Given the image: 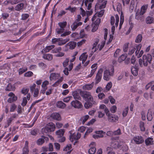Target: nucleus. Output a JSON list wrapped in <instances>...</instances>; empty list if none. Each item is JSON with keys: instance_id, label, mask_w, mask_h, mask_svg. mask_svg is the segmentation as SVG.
I'll return each mask as SVG.
<instances>
[{"instance_id": "1", "label": "nucleus", "mask_w": 154, "mask_h": 154, "mask_svg": "<svg viewBox=\"0 0 154 154\" xmlns=\"http://www.w3.org/2000/svg\"><path fill=\"white\" fill-rule=\"evenodd\" d=\"M80 95L84 100L86 101L84 104V107L86 109H88L92 107L93 104L95 103L93 97L91 93L86 91H81Z\"/></svg>"}, {"instance_id": "2", "label": "nucleus", "mask_w": 154, "mask_h": 154, "mask_svg": "<svg viewBox=\"0 0 154 154\" xmlns=\"http://www.w3.org/2000/svg\"><path fill=\"white\" fill-rule=\"evenodd\" d=\"M55 129V126L54 123L50 122L48 123L46 126L42 129V132L44 134L49 132L54 131Z\"/></svg>"}, {"instance_id": "3", "label": "nucleus", "mask_w": 154, "mask_h": 154, "mask_svg": "<svg viewBox=\"0 0 154 154\" xmlns=\"http://www.w3.org/2000/svg\"><path fill=\"white\" fill-rule=\"evenodd\" d=\"M152 59V56L151 55L149 54H148L147 55H143L142 60L143 66H147L148 65V62L149 63H151Z\"/></svg>"}, {"instance_id": "4", "label": "nucleus", "mask_w": 154, "mask_h": 154, "mask_svg": "<svg viewBox=\"0 0 154 154\" xmlns=\"http://www.w3.org/2000/svg\"><path fill=\"white\" fill-rule=\"evenodd\" d=\"M107 1H104L102 2L101 1V0H99L98 3L97 4L95 7V11H96V8L99 7L100 9L104 8L106 7V4Z\"/></svg>"}, {"instance_id": "5", "label": "nucleus", "mask_w": 154, "mask_h": 154, "mask_svg": "<svg viewBox=\"0 0 154 154\" xmlns=\"http://www.w3.org/2000/svg\"><path fill=\"white\" fill-rule=\"evenodd\" d=\"M112 75V74H111L109 70L106 69L104 71L103 78L105 80L108 81L110 79L111 76Z\"/></svg>"}, {"instance_id": "6", "label": "nucleus", "mask_w": 154, "mask_h": 154, "mask_svg": "<svg viewBox=\"0 0 154 154\" xmlns=\"http://www.w3.org/2000/svg\"><path fill=\"white\" fill-rule=\"evenodd\" d=\"M103 71V69L101 68L98 71L97 73L95 79L96 81L95 83L96 84L98 83L101 81L102 76V74Z\"/></svg>"}, {"instance_id": "7", "label": "nucleus", "mask_w": 154, "mask_h": 154, "mask_svg": "<svg viewBox=\"0 0 154 154\" xmlns=\"http://www.w3.org/2000/svg\"><path fill=\"white\" fill-rule=\"evenodd\" d=\"M108 119L111 122H116L118 121L119 118L117 116L110 114L107 116Z\"/></svg>"}, {"instance_id": "8", "label": "nucleus", "mask_w": 154, "mask_h": 154, "mask_svg": "<svg viewBox=\"0 0 154 154\" xmlns=\"http://www.w3.org/2000/svg\"><path fill=\"white\" fill-rule=\"evenodd\" d=\"M122 143V141L119 140H114L111 143V146L113 148L116 149L119 147Z\"/></svg>"}, {"instance_id": "9", "label": "nucleus", "mask_w": 154, "mask_h": 154, "mask_svg": "<svg viewBox=\"0 0 154 154\" xmlns=\"http://www.w3.org/2000/svg\"><path fill=\"white\" fill-rule=\"evenodd\" d=\"M133 140L137 144H140L144 142V140L141 136H136L134 137Z\"/></svg>"}, {"instance_id": "10", "label": "nucleus", "mask_w": 154, "mask_h": 154, "mask_svg": "<svg viewBox=\"0 0 154 154\" xmlns=\"http://www.w3.org/2000/svg\"><path fill=\"white\" fill-rule=\"evenodd\" d=\"M81 136V135L80 133H77L76 134L74 133L72 135H71L70 140L72 142L73 141V139L75 140H77L80 138Z\"/></svg>"}, {"instance_id": "11", "label": "nucleus", "mask_w": 154, "mask_h": 154, "mask_svg": "<svg viewBox=\"0 0 154 154\" xmlns=\"http://www.w3.org/2000/svg\"><path fill=\"white\" fill-rule=\"evenodd\" d=\"M48 138L45 136H42L41 138L38 139L37 141V143L38 145H41L45 142V140L48 141Z\"/></svg>"}, {"instance_id": "12", "label": "nucleus", "mask_w": 154, "mask_h": 154, "mask_svg": "<svg viewBox=\"0 0 154 154\" xmlns=\"http://www.w3.org/2000/svg\"><path fill=\"white\" fill-rule=\"evenodd\" d=\"M71 104L72 106L76 108H79L81 106V103L77 100L72 101L71 103Z\"/></svg>"}, {"instance_id": "13", "label": "nucleus", "mask_w": 154, "mask_h": 154, "mask_svg": "<svg viewBox=\"0 0 154 154\" xmlns=\"http://www.w3.org/2000/svg\"><path fill=\"white\" fill-rule=\"evenodd\" d=\"M104 12V10H101L98 13L97 12L93 16V18H92V21H94L95 20L97 16L99 17H102L103 15Z\"/></svg>"}, {"instance_id": "14", "label": "nucleus", "mask_w": 154, "mask_h": 154, "mask_svg": "<svg viewBox=\"0 0 154 154\" xmlns=\"http://www.w3.org/2000/svg\"><path fill=\"white\" fill-rule=\"evenodd\" d=\"M143 14H141L139 12L137 11L135 15V18L138 20H140L141 21H143L144 20V17Z\"/></svg>"}, {"instance_id": "15", "label": "nucleus", "mask_w": 154, "mask_h": 154, "mask_svg": "<svg viewBox=\"0 0 154 154\" xmlns=\"http://www.w3.org/2000/svg\"><path fill=\"white\" fill-rule=\"evenodd\" d=\"M82 24V23L81 22H77L75 21L71 26L72 30L75 31L78 26H81Z\"/></svg>"}, {"instance_id": "16", "label": "nucleus", "mask_w": 154, "mask_h": 154, "mask_svg": "<svg viewBox=\"0 0 154 154\" xmlns=\"http://www.w3.org/2000/svg\"><path fill=\"white\" fill-rule=\"evenodd\" d=\"M76 45V43L74 42H70L66 45V47H69L70 49H74Z\"/></svg>"}, {"instance_id": "17", "label": "nucleus", "mask_w": 154, "mask_h": 154, "mask_svg": "<svg viewBox=\"0 0 154 154\" xmlns=\"http://www.w3.org/2000/svg\"><path fill=\"white\" fill-rule=\"evenodd\" d=\"M88 57L86 52L82 53L79 57V60L82 61V63L83 64L86 61Z\"/></svg>"}, {"instance_id": "18", "label": "nucleus", "mask_w": 154, "mask_h": 154, "mask_svg": "<svg viewBox=\"0 0 154 154\" xmlns=\"http://www.w3.org/2000/svg\"><path fill=\"white\" fill-rule=\"evenodd\" d=\"M60 77V75L56 73H53L50 74V79L51 81L53 80H55L58 79Z\"/></svg>"}, {"instance_id": "19", "label": "nucleus", "mask_w": 154, "mask_h": 154, "mask_svg": "<svg viewBox=\"0 0 154 154\" xmlns=\"http://www.w3.org/2000/svg\"><path fill=\"white\" fill-rule=\"evenodd\" d=\"M51 117L54 119L57 120H60L61 119V117L60 114L58 113L54 112L52 113Z\"/></svg>"}, {"instance_id": "20", "label": "nucleus", "mask_w": 154, "mask_h": 154, "mask_svg": "<svg viewBox=\"0 0 154 154\" xmlns=\"http://www.w3.org/2000/svg\"><path fill=\"white\" fill-rule=\"evenodd\" d=\"M65 132L64 129H60L56 132V134L58 138L62 137L63 135Z\"/></svg>"}, {"instance_id": "21", "label": "nucleus", "mask_w": 154, "mask_h": 154, "mask_svg": "<svg viewBox=\"0 0 154 154\" xmlns=\"http://www.w3.org/2000/svg\"><path fill=\"white\" fill-rule=\"evenodd\" d=\"M28 143L27 141H26L25 146L23 149V154H28L29 152L28 149Z\"/></svg>"}, {"instance_id": "22", "label": "nucleus", "mask_w": 154, "mask_h": 154, "mask_svg": "<svg viewBox=\"0 0 154 154\" xmlns=\"http://www.w3.org/2000/svg\"><path fill=\"white\" fill-rule=\"evenodd\" d=\"M94 85V82H92L91 84H87L83 86V88L84 89L87 90H91Z\"/></svg>"}, {"instance_id": "23", "label": "nucleus", "mask_w": 154, "mask_h": 154, "mask_svg": "<svg viewBox=\"0 0 154 154\" xmlns=\"http://www.w3.org/2000/svg\"><path fill=\"white\" fill-rule=\"evenodd\" d=\"M99 40L98 38H96L95 40V42L93 45V47L92 48V51L94 52L96 51L97 48H96V46L99 42Z\"/></svg>"}, {"instance_id": "24", "label": "nucleus", "mask_w": 154, "mask_h": 154, "mask_svg": "<svg viewBox=\"0 0 154 154\" xmlns=\"http://www.w3.org/2000/svg\"><path fill=\"white\" fill-rule=\"evenodd\" d=\"M15 90V87L11 84L9 83L7 86L5 90L6 91H14Z\"/></svg>"}, {"instance_id": "25", "label": "nucleus", "mask_w": 154, "mask_h": 154, "mask_svg": "<svg viewBox=\"0 0 154 154\" xmlns=\"http://www.w3.org/2000/svg\"><path fill=\"white\" fill-rule=\"evenodd\" d=\"M148 7V5H144L141 7L140 11V12L141 13V14L143 15V14L145 13Z\"/></svg>"}, {"instance_id": "26", "label": "nucleus", "mask_w": 154, "mask_h": 154, "mask_svg": "<svg viewBox=\"0 0 154 154\" xmlns=\"http://www.w3.org/2000/svg\"><path fill=\"white\" fill-rule=\"evenodd\" d=\"M57 106L59 108L63 109L66 106V105L62 101H60L57 103Z\"/></svg>"}, {"instance_id": "27", "label": "nucleus", "mask_w": 154, "mask_h": 154, "mask_svg": "<svg viewBox=\"0 0 154 154\" xmlns=\"http://www.w3.org/2000/svg\"><path fill=\"white\" fill-rule=\"evenodd\" d=\"M147 119L149 121H151L153 118L152 112L149 110L147 115Z\"/></svg>"}, {"instance_id": "28", "label": "nucleus", "mask_w": 154, "mask_h": 154, "mask_svg": "<svg viewBox=\"0 0 154 154\" xmlns=\"http://www.w3.org/2000/svg\"><path fill=\"white\" fill-rule=\"evenodd\" d=\"M24 6V4L23 3H20L18 4L15 7V10L17 11H20L22 9Z\"/></svg>"}, {"instance_id": "29", "label": "nucleus", "mask_w": 154, "mask_h": 154, "mask_svg": "<svg viewBox=\"0 0 154 154\" xmlns=\"http://www.w3.org/2000/svg\"><path fill=\"white\" fill-rule=\"evenodd\" d=\"M72 95L75 99L80 100L81 98L79 93L76 91L73 92L72 93Z\"/></svg>"}, {"instance_id": "30", "label": "nucleus", "mask_w": 154, "mask_h": 154, "mask_svg": "<svg viewBox=\"0 0 154 154\" xmlns=\"http://www.w3.org/2000/svg\"><path fill=\"white\" fill-rule=\"evenodd\" d=\"M127 57V54H122L118 59V60L119 62H121L125 60Z\"/></svg>"}, {"instance_id": "31", "label": "nucleus", "mask_w": 154, "mask_h": 154, "mask_svg": "<svg viewBox=\"0 0 154 154\" xmlns=\"http://www.w3.org/2000/svg\"><path fill=\"white\" fill-rule=\"evenodd\" d=\"M153 138H148L145 140V142L146 145H149L153 144Z\"/></svg>"}, {"instance_id": "32", "label": "nucleus", "mask_w": 154, "mask_h": 154, "mask_svg": "<svg viewBox=\"0 0 154 154\" xmlns=\"http://www.w3.org/2000/svg\"><path fill=\"white\" fill-rule=\"evenodd\" d=\"M43 58L45 59L51 60L53 58L52 55L51 54H47L44 55L43 56Z\"/></svg>"}, {"instance_id": "33", "label": "nucleus", "mask_w": 154, "mask_h": 154, "mask_svg": "<svg viewBox=\"0 0 154 154\" xmlns=\"http://www.w3.org/2000/svg\"><path fill=\"white\" fill-rule=\"evenodd\" d=\"M55 47L54 45H51L47 46L46 48L43 49L42 51H44L45 52H48L50 50L53 48Z\"/></svg>"}, {"instance_id": "34", "label": "nucleus", "mask_w": 154, "mask_h": 154, "mask_svg": "<svg viewBox=\"0 0 154 154\" xmlns=\"http://www.w3.org/2000/svg\"><path fill=\"white\" fill-rule=\"evenodd\" d=\"M27 68L26 67H24L23 68H20L18 70V73L19 75L23 74L27 70Z\"/></svg>"}, {"instance_id": "35", "label": "nucleus", "mask_w": 154, "mask_h": 154, "mask_svg": "<svg viewBox=\"0 0 154 154\" xmlns=\"http://www.w3.org/2000/svg\"><path fill=\"white\" fill-rule=\"evenodd\" d=\"M131 72L132 74L134 76H137L138 75V69L135 67H132Z\"/></svg>"}, {"instance_id": "36", "label": "nucleus", "mask_w": 154, "mask_h": 154, "mask_svg": "<svg viewBox=\"0 0 154 154\" xmlns=\"http://www.w3.org/2000/svg\"><path fill=\"white\" fill-rule=\"evenodd\" d=\"M153 18L152 17L148 16L146 19V22L147 24H151L153 22Z\"/></svg>"}, {"instance_id": "37", "label": "nucleus", "mask_w": 154, "mask_h": 154, "mask_svg": "<svg viewBox=\"0 0 154 154\" xmlns=\"http://www.w3.org/2000/svg\"><path fill=\"white\" fill-rule=\"evenodd\" d=\"M8 96L11 97V98L14 102L16 101L17 100V97L12 92L8 94Z\"/></svg>"}, {"instance_id": "38", "label": "nucleus", "mask_w": 154, "mask_h": 154, "mask_svg": "<svg viewBox=\"0 0 154 154\" xmlns=\"http://www.w3.org/2000/svg\"><path fill=\"white\" fill-rule=\"evenodd\" d=\"M89 118V116L88 115L85 116H83L81 118V121L82 122L83 124H84L88 120Z\"/></svg>"}, {"instance_id": "39", "label": "nucleus", "mask_w": 154, "mask_h": 154, "mask_svg": "<svg viewBox=\"0 0 154 154\" xmlns=\"http://www.w3.org/2000/svg\"><path fill=\"white\" fill-rule=\"evenodd\" d=\"M142 47V45L141 44H139L137 45H136L135 46V50H136L135 51V54H137L139 52V51L140 50Z\"/></svg>"}, {"instance_id": "40", "label": "nucleus", "mask_w": 154, "mask_h": 154, "mask_svg": "<svg viewBox=\"0 0 154 154\" xmlns=\"http://www.w3.org/2000/svg\"><path fill=\"white\" fill-rule=\"evenodd\" d=\"M67 24V23L66 21L63 22H60L58 23V25L60 28L62 29H64Z\"/></svg>"}, {"instance_id": "41", "label": "nucleus", "mask_w": 154, "mask_h": 154, "mask_svg": "<svg viewBox=\"0 0 154 154\" xmlns=\"http://www.w3.org/2000/svg\"><path fill=\"white\" fill-rule=\"evenodd\" d=\"M96 149L95 147H91L88 150V153L89 154H94L96 152Z\"/></svg>"}, {"instance_id": "42", "label": "nucleus", "mask_w": 154, "mask_h": 154, "mask_svg": "<svg viewBox=\"0 0 154 154\" xmlns=\"http://www.w3.org/2000/svg\"><path fill=\"white\" fill-rule=\"evenodd\" d=\"M142 36L141 34H139L137 37L136 40L135 42L136 43L140 42L142 41Z\"/></svg>"}, {"instance_id": "43", "label": "nucleus", "mask_w": 154, "mask_h": 154, "mask_svg": "<svg viewBox=\"0 0 154 154\" xmlns=\"http://www.w3.org/2000/svg\"><path fill=\"white\" fill-rule=\"evenodd\" d=\"M61 50V48L60 47H59L58 48H55L52 51V53H57L59 52Z\"/></svg>"}, {"instance_id": "44", "label": "nucleus", "mask_w": 154, "mask_h": 154, "mask_svg": "<svg viewBox=\"0 0 154 154\" xmlns=\"http://www.w3.org/2000/svg\"><path fill=\"white\" fill-rule=\"evenodd\" d=\"M112 83L111 82H108L106 85V90L107 91H109L112 88Z\"/></svg>"}, {"instance_id": "45", "label": "nucleus", "mask_w": 154, "mask_h": 154, "mask_svg": "<svg viewBox=\"0 0 154 154\" xmlns=\"http://www.w3.org/2000/svg\"><path fill=\"white\" fill-rule=\"evenodd\" d=\"M129 110L128 107H126L123 110L122 112V116L123 117L126 116L128 114V112Z\"/></svg>"}, {"instance_id": "46", "label": "nucleus", "mask_w": 154, "mask_h": 154, "mask_svg": "<svg viewBox=\"0 0 154 154\" xmlns=\"http://www.w3.org/2000/svg\"><path fill=\"white\" fill-rule=\"evenodd\" d=\"M33 73L31 71H28L24 74V76L26 77H30L33 75Z\"/></svg>"}, {"instance_id": "47", "label": "nucleus", "mask_w": 154, "mask_h": 154, "mask_svg": "<svg viewBox=\"0 0 154 154\" xmlns=\"http://www.w3.org/2000/svg\"><path fill=\"white\" fill-rule=\"evenodd\" d=\"M112 134H113V135H119L121 134V133L120 129L119 128L117 130L113 132Z\"/></svg>"}, {"instance_id": "48", "label": "nucleus", "mask_w": 154, "mask_h": 154, "mask_svg": "<svg viewBox=\"0 0 154 154\" xmlns=\"http://www.w3.org/2000/svg\"><path fill=\"white\" fill-rule=\"evenodd\" d=\"M63 78H61L57 81L55 83L52 85V86L53 87H56V86H57L61 82L63 81Z\"/></svg>"}, {"instance_id": "49", "label": "nucleus", "mask_w": 154, "mask_h": 154, "mask_svg": "<svg viewBox=\"0 0 154 154\" xmlns=\"http://www.w3.org/2000/svg\"><path fill=\"white\" fill-rule=\"evenodd\" d=\"M139 125L141 130L142 131H144L145 130V128L144 127V122H140Z\"/></svg>"}, {"instance_id": "50", "label": "nucleus", "mask_w": 154, "mask_h": 154, "mask_svg": "<svg viewBox=\"0 0 154 154\" xmlns=\"http://www.w3.org/2000/svg\"><path fill=\"white\" fill-rule=\"evenodd\" d=\"M72 148L71 145L70 144H69L67 145V146L63 149V150L64 151H67L69 150H71V149Z\"/></svg>"}, {"instance_id": "51", "label": "nucleus", "mask_w": 154, "mask_h": 154, "mask_svg": "<svg viewBox=\"0 0 154 154\" xmlns=\"http://www.w3.org/2000/svg\"><path fill=\"white\" fill-rule=\"evenodd\" d=\"M29 91V89L26 88H23L21 90V92L24 94H26Z\"/></svg>"}, {"instance_id": "52", "label": "nucleus", "mask_w": 154, "mask_h": 154, "mask_svg": "<svg viewBox=\"0 0 154 154\" xmlns=\"http://www.w3.org/2000/svg\"><path fill=\"white\" fill-rule=\"evenodd\" d=\"M117 110V107L116 106L114 105L112 106L110 109V111L112 113H115Z\"/></svg>"}, {"instance_id": "53", "label": "nucleus", "mask_w": 154, "mask_h": 154, "mask_svg": "<svg viewBox=\"0 0 154 154\" xmlns=\"http://www.w3.org/2000/svg\"><path fill=\"white\" fill-rule=\"evenodd\" d=\"M128 43L125 44L123 48V51L124 52H126L128 51Z\"/></svg>"}, {"instance_id": "54", "label": "nucleus", "mask_w": 154, "mask_h": 154, "mask_svg": "<svg viewBox=\"0 0 154 154\" xmlns=\"http://www.w3.org/2000/svg\"><path fill=\"white\" fill-rule=\"evenodd\" d=\"M16 107L17 106L14 104H12L10 107V111L11 112H14Z\"/></svg>"}, {"instance_id": "55", "label": "nucleus", "mask_w": 154, "mask_h": 154, "mask_svg": "<svg viewBox=\"0 0 154 154\" xmlns=\"http://www.w3.org/2000/svg\"><path fill=\"white\" fill-rule=\"evenodd\" d=\"M76 9V8H71L70 6H69L68 8H66L65 9L66 10H69L71 12H74L75 11Z\"/></svg>"}, {"instance_id": "56", "label": "nucleus", "mask_w": 154, "mask_h": 154, "mask_svg": "<svg viewBox=\"0 0 154 154\" xmlns=\"http://www.w3.org/2000/svg\"><path fill=\"white\" fill-rule=\"evenodd\" d=\"M64 30V29L60 28H57L56 29V32L58 34H60L63 33Z\"/></svg>"}, {"instance_id": "57", "label": "nucleus", "mask_w": 154, "mask_h": 154, "mask_svg": "<svg viewBox=\"0 0 154 154\" xmlns=\"http://www.w3.org/2000/svg\"><path fill=\"white\" fill-rule=\"evenodd\" d=\"M105 95L103 93H100L98 95V97L99 99H102L105 97Z\"/></svg>"}, {"instance_id": "58", "label": "nucleus", "mask_w": 154, "mask_h": 154, "mask_svg": "<svg viewBox=\"0 0 154 154\" xmlns=\"http://www.w3.org/2000/svg\"><path fill=\"white\" fill-rule=\"evenodd\" d=\"M96 133L97 134H98V135H103V136L105 134H106V133L105 132H103L102 131H96Z\"/></svg>"}, {"instance_id": "59", "label": "nucleus", "mask_w": 154, "mask_h": 154, "mask_svg": "<svg viewBox=\"0 0 154 154\" xmlns=\"http://www.w3.org/2000/svg\"><path fill=\"white\" fill-rule=\"evenodd\" d=\"M93 129L92 128H88L87 131H86V132H85L84 136V138H85V136L86 135H87L88 134L91 132L93 131Z\"/></svg>"}, {"instance_id": "60", "label": "nucleus", "mask_w": 154, "mask_h": 154, "mask_svg": "<svg viewBox=\"0 0 154 154\" xmlns=\"http://www.w3.org/2000/svg\"><path fill=\"white\" fill-rule=\"evenodd\" d=\"M27 101L26 100V98L24 97L23 99V102L21 103L22 106H25L27 103Z\"/></svg>"}, {"instance_id": "61", "label": "nucleus", "mask_w": 154, "mask_h": 154, "mask_svg": "<svg viewBox=\"0 0 154 154\" xmlns=\"http://www.w3.org/2000/svg\"><path fill=\"white\" fill-rule=\"evenodd\" d=\"M135 51V48H133L131 49L130 48L128 53V54L129 55H132L134 52Z\"/></svg>"}, {"instance_id": "62", "label": "nucleus", "mask_w": 154, "mask_h": 154, "mask_svg": "<svg viewBox=\"0 0 154 154\" xmlns=\"http://www.w3.org/2000/svg\"><path fill=\"white\" fill-rule=\"evenodd\" d=\"M69 61V59L66 58V59L63 63V65L64 67H65L68 65Z\"/></svg>"}, {"instance_id": "63", "label": "nucleus", "mask_w": 154, "mask_h": 154, "mask_svg": "<svg viewBox=\"0 0 154 154\" xmlns=\"http://www.w3.org/2000/svg\"><path fill=\"white\" fill-rule=\"evenodd\" d=\"M29 17V15L27 14H23L22 15V20H25Z\"/></svg>"}, {"instance_id": "64", "label": "nucleus", "mask_w": 154, "mask_h": 154, "mask_svg": "<svg viewBox=\"0 0 154 154\" xmlns=\"http://www.w3.org/2000/svg\"><path fill=\"white\" fill-rule=\"evenodd\" d=\"M109 100L110 103L112 104H114L115 103V100L112 96H109Z\"/></svg>"}]
</instances>
